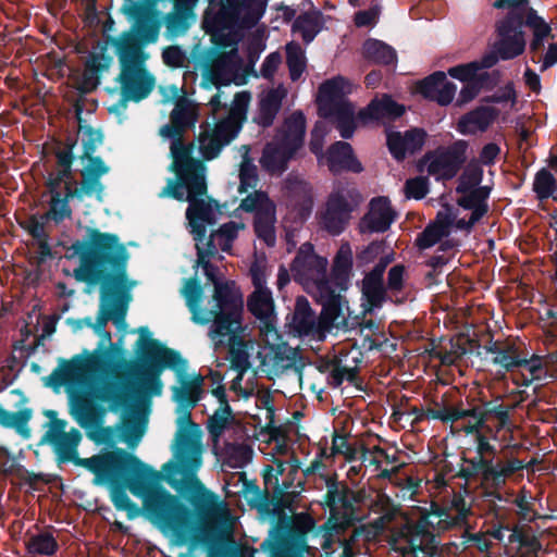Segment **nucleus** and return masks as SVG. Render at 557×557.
Here are the masks:
<instances>
[{
	"instance_id": "obj_30",
	"label": "nucleus",
	"mask_w": 557,
	"mask_h": 557,
	"mask_svg": "<svg viewBox=\"0 0 557 557\" xmlns=\"http://www.w3.org/2000/svg\"><path fill=\"white\" fill-rule=\"evenodd\" d=\"M354 255L350 244L343 243L336 251L330 274V282L339 290H347L352 276Z\"/></svg>"
},
{
	"instance_id": "obj_49",
	"label": "nucleus",
	"mask_w": 557,
	"mask_h": 557,
	"mask_svg": "<svg viewBox=\"0 0 557 557\" xmlns=\"http://www.w3.org/2000/svg\"><path fill=\"white\" fill-rule=\"evenodd\" d=\"M453 506L456 508V513H453L449 508H445V516L436 520L437 532L450 530L456 527H461L467 521L470 509L466 507L463 498L458 497L453 500Z\"/></svg>"
},
{
	"instance_id": "obj_31",
	"label": "nucleus",
	"mask_w": 557,
	"mask_h": 557,
	"mask_svg": "<svg viewBox=\"0 0 557 557\" xmlns=\"http://www.w3.org/2000/svg\"><path fill=\"white\" fill-rule=\"evenodd\" d=\"M66 424L67 422L63 419L51 420L48 423L49 429L39 441V445H51L58 457L70 447L71 443L81 442V432L74 428L70 432H65Z\"/></svg>"
},
{
	"instance_id": "obj_10",
	"label": "nucleus",
	"mask_w": 557,
	"mask_h": 557,
	"mask_svg": "<svg viewBox=\"0 0 557 557\" xmlns=\"http://www.w3.org/2000/svg\"><path fill=\"white\" fill-rule=\"evenodd\" d=\"M82 182L77 187L72 188L71 183L66 182L65 193L62 196L59 191V187L65 181L73 180V174L58 171L55 174L51 173L46 182V186L51 195L50 207L47 212L42 214L44 220H52L59 224L65 219L72 218V209L70 207V200L78 199L83 200L85 196L96 195L98 198V185L96 184L97 174L91 168H84L81 172Z\"/></svg>"
},
{
	"instance_id": "obj_5",
	"label": "nucleus",
	"mask_w": 557,
	"mask_h": 557,
	"mask_svg": "<svg viewBox=\"0 0 557 557\" xmlns=\"http://www.w3.org/2000/svg\"><path fill=\"white\" fill-rule=\"evenodd\" d=\"M71 249L78 256L81 265L74 270L78 282L90 286L100 284V301L94 332L106 329L111 321V306L114 285L127 283L129 253L116 234L88 227L87 237L75 240Z\"/></svg>"
},
{
	"instance_id": "obj_28",
	"label": "nucleus",
	"mask_w": 557,
	"mask_h": 557,
	"mask_svg": "<svg viewBox=\"0 0 557 557\" xmlns=\"http://www.w3.org/2000/svg\"><path fill=\"white\" fill-rule=\"evenodd\" d=\"M325 161L330 172L338 175L344 172L361 173L363 166L355 156L351 145L347 141H335L325 152Z\"/></svg>"
},
{
	"instance_id": "obj_63",
	"label": "nucleus",
	"mask_w": 557,
	"mask_h": 557,
	"mask_svg": "<svg viewBox=\"0 0 557 557\" xmlns=\"http://www.w3.org/2000/svg\"><path fill=\"white\" fill-rule=\"evenodd\" d=\"M244 224H238L234 221L222 224L214 235L218 236L219 246L223 251H228L232 247V243L237 238L238 230L243 228Z\"/></svg>"
},
{
	"instance_id": "obj_36",
	"label": "nucleus",
	"mask_w": 557,
	"mask_h": 557,
	"mask_svg": "<svg viewBox=\"0 0 557 557\" xmlns=\"http://www.w3.org/2000/svg\"><path fill=\"white\" fill-rule=\"evenodd\" d=\"M293 325L300 336L315 335L321 332V322L317 323L315 314L305 296H299L296 299Z\"/></svg>"
},
{
	"instance_id": "obj_35",
	"label": "nucleus",
	"mask_w": 557,
	"mask_h": 557,
	"mask_svg": "<svg viewBox=\"0 0 557 557\" xmlns=\"http://www.w3.org/2000/svg\"><path fill=\"white\" fill-rule=\"evenodd\" d=\"M484 349L487 354L493 355L492 363L500 367L505 373L520 368L521 354L515 344L491 341L488 345L484 346Z\"/></svg>"
},
{
	"instance_id": "obj_17",
	"label": "nucleus",
	"mask_w": 557,
	"mask_h": 557,
	"mask_svg": "<svg viewBox=\"0 0 557 557\" xmlns=\"http://www.w3.org/2000/svg\"><path fill=\"white\" fill-rule=\"evenodd\" d=\"M75 116L79 125V132L83 134V152L79 156L82 161H87L85 168H91L97 174L96 184L98 185V199L104 190L101 177L109 173L110 168L104 163L101 157L95 156L97 148L103 143V134L100 129H96L90 125H84L82 117L84 111V100L78 99L74 104Z\"/></svg>"
},
{
	"instance_id": "obj_38",
	"label": "nucleus",
	"mask_w": 557,
	"mask_h": 557,
	"mask_svg": "<svg viewBox=\"0 0 557 557\" xmlns=\"http://www.w3.org/2000/svg\"><path fill=\"white\" fill-rule=\"evenodd\" d=\"M361 293L363 298L372 308L381 307L386 296L383 274L380 268H373L364 274L361 281Z\"/></svg>"
},
{
	"instance_id": "obj_1",
	"label": "nucleus",
	"mask_w": 557,
	"mask_h": 557,
	"mask_svg": "<svg viewBox=\"0 0 557 557\" xmlns=\"http://www.w3.org/2000/svg\"><path fill=\"white\" fill-rule=\"evenodd\" d=\"M136 332L140 335L136 342L140 361L123 359L122 362L137 379L139 393L161 395L163 384L160 376L165 369L175 371L181 382V386L172 388L178 413L174 441L176 461L170 460L162 467V471L166 472V483L193 505L201 517H208L215 504L216 494L208 490L196 475L202 463V446L199 426L191 419V410L200 400L203 377L197 374L189 380L185 374L187 360L180 351L152 338L148 326H140Z\"/></svg>"
},
{
	"instance_id": "obj_32",
	"label": "nucleus",
	"mask_w": 557,
	"mask_h": 557,
	"mask_svg": "<svg viewBox=\"0 0 557 557\" xmlns=\"http://www.w3.org/2000/svg\"><path fill=\"white\" fill-rule=\"evenodd\" d=\"M401 540L406 544L400 548L403 555L411 554L417 557L418 552L428 554L437 550L435 533L422 531L410 523H407L401 531Z\"/></svg>"
},
{
	"instance_id": "obj_44",
	"label": "nucleus",
	"mask_w": 557,
	"mask_h": 557,
	"mask_svg": "<svg viewBox=\"0 0 557 557\" xmlns=\"http://www.w3.org/2000/svg\"><path fill=\"white\" fill-rule=\"evenodd\" d=\"M276 208L264 209L253 219V230L257 237L264 242L268 247H274L276 244L275 234Z\"/></svg>"
},
{
	"instance_id": "obj_26",
	"label": "nucleus",
	"mask_w": 557,
	"mask_h": 557,
	"mask_svg": "<svg viewBox=\"0 0 557 557\" xmlns=\"http://www.w3.org/2000/svg\"><path fill=\"white\" fill-rule=\"evenodd\" d=\"M457 86L449 82L446 73L436 71L417 83V92L423 98L445 107L455 98Z\"/></svg>"
},
{
	"instance_id": "obj_7",
	"label": "nucleus",
	"mask_w": 557,
	"mask_h": 557,
	"mask_svg": "<svg viewBox=\"0 0 557 557\" xmlns=\"http://www.w3.org/2000/svg\"><path fill=\"white\" fill-rule=\"evenodd\" d=\"M289 486L284 483L283 487H275L273 496L268 493V506L258 507L261 513L276 518L270 536L260 545L261 549L270 552V557H302L297 553L306 546V532L284 512L288 506L285 490Z\"/></svg>"
},
{
	"instance_id": "obj_12",
	"label": "nucleus",
	"mask_w": 557,
	"mask_h": 557,
	"mask_svg": "<svg viewBox=\"0 0 557 557\" xmlns=\"http://www.w3.org/2000/svg\"><path fill=\"white\" fill-rule=\"evenodd\" d=\"M79 442H73L70 447L57 457L58 465L73 462L77 467L85 468L95 476V485H104L112 474L123 469V465L131 456L124 448L113 447L111 450L101 451L89 458H81L77 453Z\"/></svg>"
},
{
	"instance_id": "obj_19",
	"label": "nucleus",
	"mask_w": 557,
	"mask_h": 557,
	"mask_svg": "<svg viewBox=\"0 0 557 557\" xmlns=\"http://www.w3.org/2000/svg\"><path fill=\"white\" fill-rule=\"evenodd\" d=\"M468 148L467 140L458 139L446 148H438L434 152L426 153L425 159L430 160L428 173L451 180L466 163Z\"/></svg>"
},
{
	"instance_id": "obj_2",
	"label": "nucleus",
	"mask_w": 557,
	"mask_h": 557,
	"mask_svg": "<svg viewBox=\"0 0 557 557\" xmlns=\"http://www.w3.org/2000/svg\"><path fill=\"white\" fill-rule=\"evenodd\" d=\"M120 11L133 21L132 26L116 37L104 35V41H99L96 51L87 57L82 81L77 85L81 95L97 89L102 73L109 71L113 63L112 55L108 53V46H113L120 63L116 81L121 98L112 106L111 112L125 110L128 101L140 102L154 89L156 77L147 69L150 55L145 48L158 40L161 26L158 12L148 0H123Z\"/></svg>"
},
{
	"instance_id": "obj_20",
	"label": "nucleus",
	"mask_w": 557,
	"mask_h": 557,
	"mask_svg": "<svg viewBox=\"0 0 557 557\" xmlns=\"http://www.w3.org/2000/svg\"><path fill=\"white\" fill-rule=\"evenodd\" d=\"M350 198L351 191L347 189H337L329 195L320 216V224L329 234L337 236L347 227L355 209Z\"/></svg>"
},
{
	"instance_id": "obj_40",
	"label": "nucleus",
	"mask_w": 557,
	"mask_h": 557,
	"mask_svg": "<svg viewBox=\"0 0 557 557\" xmlns=\"http://www.w3.org/2000/svg\"><path fill=\"white\" fill-rule=\"evenodd\" d=\"M336 286L332 282L324 281L318 293L322 302V313L330 324L334 323L342 313V296Z\"/></svg>"
},
{
	"instance_id": "obj_62",
	"label": "nucleus",
	"mask_w": 557,
	"mask_h": 557,
	"mask_svg": "<svg viewBox=\"0 0 557 557\" xmlns=\"http://www.w3.org/2000/svg\"><path fill=\"white\" fill-rule=\"evenodd\" d=\"M445 237H448L445 233H443L435 224L429 223L424 230L417 235L414 240V246L419 250H425L437 243H440Z\"/></svg>"
},
{
	"instance_id": "obj_33",
	"label": "nucleus",
	"mask_w": 557,
	"mask_h": 557,
	"mask_svg": "<svg viewBox=\"0 0 557 557\" xmlns=\"http://www.w3.org/2000/svg\"><path fill=\"white\" fill-rule=\"evenodd\" d=\"M102 352H108L102 361H99L98 364H90V373L95 371H101L107 369L108 367L114 366L104 376L109 375L113 371H117L124 373L134 386H135V395L139 394V386L137 379L131 374V370L127 366H124L123 355V336L119 338L117 342L109 344ZM124 360H126L124 358Z\"/></svg>"
},
{
	"instance_id": "obj_22",
	"label": "nucleus",
	"mask_w": 557,
	"mask_h": 557,
	"mask_svg": "<svg viewBox=\"0 0 557 557\" xmlns=\"http://www.w3.org/2000/svg\"><path fill=\"white\" fill-rule=\"evenodd\" d=\"M327 259L320 257L310 250L300 249L290 264V271L294 280L300 284H314L317 289L321 287L322 282L330 281L326 275Z\"/></svg>"
},
{
	"instance_id": "obj_48",
	"label": "nucleus",
	"mask_w": 557,
	"mask_h": 557,
	"mask_svg": "<svg viewBox=\"0 0 557 557\" xmlns=\"http://www.w3.org/2000/svg\"><path fill=\"white\" fill-rule=\"evenodd\" d=\"M248 310L259 321L272 318L274 311V301L270 289L255 290L247 302Z\"/></svg>"
},
{
	"instance_id": "obj_29",
	"label": "nucleus",
	"mask_w": 557,
	"mask_h": 557,
	"mask_svg": "<svg viewBox=\"0 0 557 557\" xmlns=\"http://www.w3.org/2000/svg\"><path fill=\"white\" fill-rule=\"evenodd\" d=\"M499 110L494 107L480 106L463 114L457 122L456 129L461 135H474L486 132L498 117Z\"/></svg>"
},
{
	"instance_id": "obj_16",
	"label": "nucleus",
	"mask_w": 557,
	"mask_h": 557,
	"mask_svg": "<svg viewBox=\"0 0 557 557\" xmlns=\"http://www.w3.org/2000/svg\"><path fill=\"white\" fill-rule=\"evenodd\" d=\"M523 25L522 15L517 10L508 11L504 18L496 22L495 30L498 38L493 46L502 60H512L524 52Z\"/></svg>"
},
{
	"instance_id": "obj_42",
	"label": "nucleus",
	"mask_w": 557,
	"mask_h": 557,
	"mask_svg": "<svg viewBox=\"0 0 557 557\" xmlns=\"http://www.w3.org/2000/svg\"><path fill=\"white\" fill-rule=\"evenodd\" d=\"M283 94L277 89L269 90L259 101L258 114L253 121L263 128L270 127L282 107Z\"/></svg>"
},
{
	"instance_id": "obj_24",
	"label": "nucleus",
	"mask_w": 557,
	"mask_h": 557,
	"mask_svg": "<svg viewBox=\"0 0 557 557\" xmlns=\"http://www.w3.org/2000/svg\"><path fill=\"white\" fill-rule=\"evenodd\" d=\"M251 96L248 91H239L235 95L228 115L219 121L211 131L225 145H228L240 132L247 119V111Z\"/></svg>"
},
{
	"instance_id": "obj_34",
	"label": "nucleus",
	"mask_w": 557,
	"mask_h": 557,
	"mask_svg": "<svg viewBox=\"0 0 557 557\" xmlns=\"http://www.w3.org/2000/svg\"><path fill=\"white\" fill-rule=\"evenodd\" d=\"M284 189L292 205L299 211L300 215H309L313 206L310 185L297 176L288 175L285 180Z\"/></svg>"
},
{
	"instance_id": "obj_53",
	"label": "nucleus",
	"mask_w": 557,
	"mask_h": 557,
	"mask_svg": "<svg viewBox=\"0 0 557 557\" xmlns=\"http://www.w3.org/2000/svg\"><path fill=\"white\" fill-rule=\"evenodd\" d=\"M503 400L502 395H497L492 401H484L482 406H480V411L484 416L485 422L490 417H494L497 419L499 428H505L510 422L509 412L515 408V406H505L498 401Z\"/></svg>"
},
{
	"instance_id": "obj_61",
	"label": "nucleus",
	"mask_w": 557,
	"mask_h": 557,
	"mask_svg": "<svg viewBox=\"0 0 557 557\" xmlns=\"http://www.w3.org/2000/svg\"><path fill=\"white\" fill-rule=\"evenodd\" d=\"M233 420V410L230 408V411L226 412L223 410V408H218L214 413L209 417L208 423H207V430L209 434L213 438L220 437L225 429L227 428L228 423Z\"/></svg>"
},
{
	"instance_id": "obj_15",
	"label": "nucleus",
	"mask_w": 557,
	"mask_h": 557,
	"mask_svg": "<svg viewBox=\"0 0 557 557\" xmlns=\"http://www.w3.org/2000/svg\"><path fill=\"white\" fill-rule=\"evenodd\" d=\"M198 264L203 269L205 275L213 284L212 301L216 304L218 309H226L227 313L220 315L218 330L225 327L224 323L230 319L237 315L238 312H244L243 295L235 287V282H222L218 275V268L214 267L209 260H197Z\"/></svg>"
},
{
	"instance_id": "obj_23",
	"label": "nucleus",
	"mask_w": 557,
	"mask_h": 557,
	"mask_svg": "<svg viewBox=\"0 0 557 557\" xmlns=\"http://www.w3.org/2000/svg\"><path fill=\"white\" fill-rule=\"evenodd\" d=\"M236 53L237 49L235 47L230 51L209 48L203 57L201 86L206 88L212 85L219 87L226 82L232 71V60Z\"/></svg>"
},
{
	"instance_id": "obj_56",
	"label": "nucleus",
	"mask_w": 557,
	"mask_h": 557,
	"mask_svg": "<svg viewBox=\"0 0 557 557\" xmlns=\"http://www.w3.org/2000/svg\"><path fill=\"white\" fill-rule=\"evenodd\" d=\"M525 465L518 458L509 459L506 462L500 460L494 462L493 467V484L492 486L498 487L505 484L506 479L516 472L524 469Z\"/></svg>"
},
{
	"instance_id": "obj_8",
	"label": "nucleus",
	"mask_w": 557,
	"mask_h": 557,
	"mask_svg": "<svg viewBox=\"0 0 557 557\" xmlns=\"http://www.w3.org/2000/svg\"><path fill=\"white\" fill-rule=\"evenodd\" d=\"M349 87V82L338 75L323 82L317 97L319 115L334 124L345 139L351 138L356 129L355 108L346 98Z\"/></svg>"
},
{
	"instance_id": "obj_45",
	"label": "nucleus",
	"mask_w": 557,
	"mask_h": 557,
	"mask_svg": "<svg viewBox=\"0 0 557 557\" xmlns=\"http://www.w3.org/2000/svg\"><path fill=\"white\" fill-rule=\"evenodd\" d=\"M133 283H125V285H117L113 287L112 306H111V321L119 330L126 327V313L131 295L128 293Z\"/></svg>"
},
{
	"instance_id": "obj_52",
	"label": "nucleus",
	"mask_w": 557,
	"mask_h": 557,
	"mask_svg": "<svg viewBox=\"0 0 557 557\" xmlns=\"http://www.w3.org/2000/svg\"><path fill=\"white\" fill-rule=\"evenodd\" d=\"M483 169L478 160H471L458 178L456 193H466L470 189L481 187L483 181Z\"/></svg>"
},
{
	"instance_id": "obj_46",
	"label": "nucleus",
	"mask_w": 557,
	"mask_h": 557,
	"mask_svg": "<svg viewBox=\"0 0 557 557\" xmlns=\"http://www.w3.org/2000/svg\"><path fill=\"white\" fill-rule=\"evenodd\" d=\"M532 190L540 202L548 199L557 202V178L549 169L542 168L535 173Z\"/></svg>"
},
{
	"instance_id": "obj_37",
	"label": "nucleus",
	"mask_w": 557,
	"mask_h": 557,
	"mask_svg": "<svg viewBox=\"0 0 557 557\" xmlns=\"http://www.w3.org/2000/svg\"><path fill=\"white\" fill-rule=\"evenodd\" d=\"M362 55L368 62L392 66L393 70H395L397 64L396 50L386 42L375 38H368L363 42Z\"/></svg>"
},
{
	"instance_id": "obj_60",
	"label": "nucleus",
	"mask_w": 557,
	"mask_h": 557,
	"mask_svg": "<svg viewBox=\"0 0 557 557\" xmlns=\"http://www.w3.org/2000/svg\"><path fill=\"white\" fill-rule=\"evenodd\" d=\"M252 459V449L244 444H236L227 451L225 463L233 469L247 466Z\"/></svg>"
},
{
	"instance_id": "obj_51",
	"label": "nucleus",
	"mask_w": 557,
	"mask_h": 557,
	"mask_svg": "<svg viewBox=\"0 0 557 557\" xmlns=\"http://www.w3.org/2000/svg\"><path fill=\"white\" fill-rule=\"evenodd\" d=\"M465 418H471L473 421H469L465 424L462 431L466 434H475V437L481 434V430L485 428V419L480 411V406H473L468 409H463L459 406L454 407L453 422Z\"/></svg>"
},
{
	"instance_id": "obj_13",
	"label": "nucleus",
	"mask_w": 557,
	"mask_h": 557,
	"mask_svg": "<svg viewBox=\"0 0 557 557\" xmlns=\"http://www.w3.org/2000/svg\"><path fill=\"white\" fill-rule=\"evenodd\" d=\"M100 341L94 351L84 349L83 354L75 355L70 360L60 359V366L48 376L47 385L59 388L67 383L82 381L90 373V364H98L108 352H102L111 344L112 335L106 329L95 332Z\"/></svg>"
},
{
	"instance_id": "obj_54",
	"label": "nucleus",
	"mask_w": 557,
	"mask_h": 557,
	"mask_svg": "<svg viewBox=\"0 0 557 557\" xmlns=\"http://www.w3.org/2000/svg\"><path fill=\"white\" fill-rule=\"evenodd\" d=\"M286 63L289 70V77L296 82L306 69V59L301 47L296 42L286 45Z\"/></svg>"
},
{
	"instance_id": "obj_43",
	"label": "nucleus",
	"mask_w": 557,
	"mask_h": 557,
	"mask_svg": "<svg viewBox=\"0 0 557 557\" xmlns=\"http://www.w3.org/2000/svg\"><path fill=\"white\" fill-rule=\"evenodd\" d=\"M194 17L193 8L184 1H175L173 12L165 15V27L171 36H178L189 28V18Z\"/></svg>"
},
{
	"instance_id": "obj_3",
	"label": "nucleus",
	"mask_w": 557,
	"mask_h": 557,
	"mask_svg": "<svg viewBox=\"0 0 557 557\" xmlns=\"http://www.w3.org/2000/svg\"><path fill=\"white\" fill-rule=\"evenodd\" d=\"M122 468L104 484L110 488V499L116 510L125 511L129 520L141 513L138 505L128 497L126 490H129L133 495L143 497V509L147 518L160 529L170 531L177 543H189L190 547L212 546L214 532L209 523L220 506L218 495L211 513L201 517L193 505L190 509L159 484L161 479L166 481V474L162 475L134 454Z\"/></svg>"
},
{
	"instance_id": "obj_57",
	"label": "nucleus",
	"mask_w": 557,
	"mask_h": 557,
	"mask_svg": "<svg viewBox=\"0 0 557 557\" xmlns=\"http://www.w3.org/2000/svg\"><path fill=\"white\" fill-rule=\"evenodd\" d=\"M198 140L200 153L206 161L218 158L223 147L226 146L213 132L200 133Z\"/></svg>"
},
{
	"instance_id": "obj_50",
	"label": "nucleus",
	"mask_w": 557,
	"mask_h": 557,
	"mask_svg": "<svg viewBox=\"0 0 557 557\" xmlns=\"http://www.w3.org/2000/svg\"><path fill=\"white\" fill-rule=\"evenodd\" d=\"M25 545L27 552L32 555L52 556L59 549V544L50 532H39L30 535Z\"/></svg>"
},
{
	"instance_id": "obj_64",
	"label": "nucleus",
	"mask_w": 557,
	"mask_h": 557,
	"mask_svg": "<svg viewBox=\"0 0 557 557\" xmlns=\"http://www.w3.org/2000/svg\"><path fill=\"white\" fill-rule=\"evenodd\" d=\"M332 455H343L349 462L359 459L360 449L348 443L346 435L334 433L332 438Z\"/></svg>"
},
{
	"instance_id": "obj_14",
	"label": "nucleus",
	"mask_w": 557,
	"mask_h": 557,
	"mask_svg": "<svg viewBox=\"0 0 557 557\" xmlns=\"http://www.w3.org/2000/svg\"><path fill=\"white\" fill-rule=\"evenodd\" d=\"M351 491L346 483H339L337 479L329 478L326 480V493L324 504L330 508V517L321 527L323 531L322 548L327 549L334 542L335 534H342L350 525V517L344 510L352 509Z\"/></svg>"
},
{
	"instance_id": "obj_25",
	"label": "nucleus",
	"mask_w": 557,
	"mask_h": 557,
	"mask_svg": "<svg viewBox=\"0 0 557 557\" xmlns=\"http://www.w3.org/2000/svg\"><path fill=\"white\" fill-rule=\"evenodd\" d=\"M397 218L387 197L379 196L371 199L369 211L360 219L359 232L361 234L384 233Z\"/></svg>"
},
{
	"instance_id": "obj_11",
	"label": "nucleus",
	"mask_w": 557,
	"mask_h": 557,
	"mask_svg": "<svg viewBox=\"0 0 557 557\" xmlns=\"http://www.w3.org/2000/svg\"><path fill=\"white\" fill-rule=\"evenodd\" d=\"M196 122L197 114L191 103L184 97L180 98L170 114V123L165 124L160 129L161 136L172 139L170 151L173 161L169 170L194 164V162H203L193 157L194 144H185L183 141L184 133L188 128L194 127Z\"/></svg>"
},
{
	"instance_id": "obj_9",
	"label": "nucleus",
	"mask_w": 557,
	"mask_h": 557,
	"mask_svg": "<svg viewBox=\"0 0 557 557\" xmlns=\"http://www.w3.org/2000/svg\"><path fill=\"white\" fill-rule=\"evenodd\" d=\"M306 133V116L301 111H295L284 122L276 140L265 145L260 163L271 174H282L298 149L304 145Z\"/></svg>"
},
{
	"instance_id": "obj_47",
	"label": "nucleus",
	"mask_w": 557,
	"mask_h": 557,
	"mask_svg": "<svg viewBox=\"0 0 557 557\" xmlns=\"http://www.w3.org/2000/svg\"><path fill=\"white\" fill-rule=\"evenodd\" d=\"M322 13L318 10L299 14L292 26L294 33H300L306 44L311 42L321 30L320 18Z\"/></svg>"
},
{
	"instance_id": "obj_58",
	"label": "nucleus",
	"mask_w": 557,
	"mask_h": 557,
	"mask_svg": "<svg viewBox=\"0 0 557 557\" xmlns=\"http://www.w3.org/2000/svg\"><path fill=\"white\" fill-rule=\"evenodd\" d=\"M270 206L275 207V203L269 198L268 194L262 190H255L242 200L239 208L256 215L264 209H270Z\"/></svg>"
},
{
	"instance_id": "obj_55",
	"label": "nucleus",
	"mask_w": 557,
	"mask_h": 557,
	"mask_svg": "<svg viewBox=\"0 0 557 557\" xmlns=\"http://www.w3.org/2000/svg\"><path fill=\"white\" fill-rule=\"evenodd\" d=\"M531 528L528 525L519 527L515 525L511 530V534L508 537L509 543H519L521 547L528 548V550L534 555L542 549V544L540 540L530 534Z\"/></svg>"
},
{
	"instance_id": "obj_21",
	"label": "nucleus",
	"mask_w": 557,
	"mask_h": 557,
	"mask_svg": "<svg viewBox=\"0 0 557 557\" xmlns=\"http://www.w3.org/2000/svg\"><path fill=\"white\" fill-rule=\"evenodd\" d=\"M186 305L191 313V320L199 325H207L211 323L212 332L215 334H222V329L218 330V321L220 315L226 314V309H218L215 302L210 309H203L200 307L203 288L197 277H190L186 281V284L182 290ZM233 318H230L225 323L223 330H227V325L230 324Z\"/></svg>"
},
{
	"instance_id": "obj_18",
	"label": "nucleus",
	"mask_w": 557,
	"mask_h": 557,
	"mask_svg": "<svg viewBox=\"0 0 557 557\" xmlns=\"http://www.w3.org/2000/svg\"><path fill=\"white\" fill-rule=\"evenodd\" d=\"M243 315L244 312H238L237 315L228 322L227 330H222V334L213 333L212 327H210L208 335L214 343L215 349L227 344L231 368L236 372L246 373L250 368V362L246 343L242 337L244 332Z\"/></svg>"
},
{
	"instance_id": "obj_27",
	"label": "nucleus",
	"mask_w": 557,
	"mask_h": 557,
	"mask_svg": "<svg viewBox=\"0 0 557 557\" xmlns=\"http://www.w3.org/2000/svg\"><path fill=\"white\" fill-rule=\"evenodd\" d=\"M406 112L404 104L398 103L388 94L373 98L366 108L358 112L361 122H394Z\"/></svg>"
},
{
	"instance_id": "obj_4",
	"label": "nucleus",
	"mask_w": 557,
	"mask_h": 557,
	"mask_svg": "<svg viewBox=\"0 0 557 557\" xmlns=\"http://www.w3.org/2000/svg\"><path fill=\"white\" fill-rule=\"evenodd\" d=\"M135 386L124 373L113 371L71 397L70 413L97 445L114 446L120 440L135 448L146 432V420L134 410Z\"/></svg>"
},
{
	"instance_id": "obj_41",
	"label": "nucleus",
	"mask_w": 557,
	"mask_h": 557,
	"mask_svg": "<svg viewBox=\"0 0 557 557\" xmlns=\"http://www.w3.org/2000/svg\"><path fill=\"white\" fill-rule=\"evenodd\" d=\"M462 460L467 463V467H462L459 470L458 476L460 479L470 481L481 475L484 482L493 484V458L476 455L473 458L463 457Z\"/></svg>"
},
{
	"instance_id": "obj_59",
	"label": "nucleus",
	"mask_w": 557,
	"mask_h": 557,
	"mask_svg": "<svg viewBox=\"0 0 557 557\" xmlns=\"http://www.w3.org/2000/svg\"><path fill=\"white\" fill-rule=\"evenodd\" d=\"M258 169L253 162L245 156L239 169L238 193H247L249 188H255L258 184Z\"/></svg>"
},
{
	"instance_id": "obj_39",
	"label": "nucleus",
	"mask_w": 557,
	"mask_h": 557,
	"mask_svg": "<svg viewBox=\"0 0 557 557\" xmlns=\"http://www.w3.org/2000/svg\"><path fill=\"white\" fill-rule=\"evenodd\" d=\"M492 191L491 186H481L470 189L466 193H458L460 197L457 205L465 210H470L472 214L483 218L488 212V198Z\"/></svg>"
},
{
	"instance_id": "obj_6",
	"label": "nucleus",
	"mask_w": 557,
	"mask_h": 557,
	"mask_svg": "<svg viewBox=\"0 0 557 557\" xmlns=\"http://www.w3.org/2000/svg\"><path fill=\"white\" fill-rule=\"evenodd\" d=\"M170 170L176 176L168 180L166 186L161 190L160 197L188 201L186 219L191 227V234L197 243H202L207 234V224L215 223V216L210 202L201 197L207 195L206 165L203 162H194Z\"/></svg>"
}]
</instances>
